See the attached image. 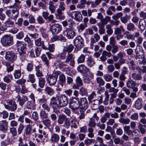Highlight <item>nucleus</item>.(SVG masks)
Masks as SVG:
<instances>
[{"mask_svg":"<svg viewBox=\"0 0 146 146\" xmlns=\"http://www.w3.org/2000/svg\"><path fill=\"white\" fill-rule=\"evenodd\" d=\"M86 63L87 65L90 68L93 66L95 64L94 59L91 56H88L87 58Z\"/></svg>","mask_w":146,"mask_h":146,"instance_id":"5701e85b","label":"nucleus"},{"mask_svg":"<svg viewBox=\"0 0 146 146\" xmlns=\"http://www.w3.org/2000/svg\"><path fill=\"white\" fill-rule=\"evenodd\" d=\"M142 100L141 98H139L136 101L134 104L135 108L138 109H140L142 106Z\"/></svg>","mask_w":146,"mask_h":146,"instance_id":"a878e982","label":"nucleus"},{"mask_svg":"<svg viewBox=\"0 0 146 146\" xmlns=\"http://www.w3.org/2000/svg\"><path fill=\"white\" fill-rule=\"evenodd\" d=\"M86 110V109H83L82 108H79V111L80 113L78 118L80 120L84 119L85 118V115L84 113V111Z\"/></svg>","mask_w":146,"mask_h":146,"instance_id":"58836bf2","label":"nucleus"},{"mask_svg":"<svg viewBox=\"0 0 146 146\" xmlns=\"http://www.w3.org/2000/svg\"><path fill=\"white\" fill-rule=\"evenodd\" d=\"M86 55L83 54H81L78 58L77 62L79 63H82L85 61Z\"/></svg>","mask_w":146,"mask_h":146,"instance_id":"49530a36","label":"nucleus"},{"mask_svg":"<svg viewBox=\"0 0 146 146\" xmlns=\"http://www.w3.org/2000/svg\"><path fill=\"white\" fill-rule=\"evenodd\" d=\"M8 112L5 111H3L2 112H0V118L2 117L3 119H5L8 118Z\"/></svg>","mask_w":146,"mask_h":146,"instance_id":"69168bd1","label":"nucleus"},{"mask_svg":"<svg viewBox=\"0 0 146 146\" xmlns=\"http://www.w3.org/2000/svg\"><path fill=\"white\" fill-rule=\"evenodd\" d=\"M40 115L42 119H47L48 117V113L44 110H42L40 113Z\"/></svg>","mask_w":146,"mask_h":146,"instance_id":"09e8293b","label":"nucleus"},{"mask_svg":"<svg viewBox=\"0 0 146 146\" xmlns=\"http://www.w3.org/2000/svg\"><path fill=\"white\" fill-rule=\"evenodd\" d=\"M41 68V65H39L35 66V71H36V75L37 77H40L43 76V75L42 71L40 70V68Z\"/></svg>","mask_w":146,"mask_h":146,"instance_id":"bb28decb","label":"nucleus"},{"mask_svg":"<svg viewBox=\"0 0 146 146\" xmlns=\"http://www.w3.org/2000/svg\"><path fill=\"white\" fill-rule=\"evenodd\" d=\"M32 117L35 121H38L39 119V115L37 111H34L32 114Z\"/></svg>","mask_w":146,"mask_h":146,"instance_id":"774afa93","label":"nucleus"},{"mask_svg":"<svg viewBox=\"0 0 146 146\" xmlns=\"http://www.w3.org/2000/svg\"><path fill=\"white\" fill-rule=\"evenodd\" d=\"M79 106H81L79 108L86 109L88 108V102L86 98H80L79 100Z\"/></svg>","mask_w":146,"mask_h":146,"instance_id":"4468645a","label":"nucleus"},{"mask_svg":"<svg viewBox=\"0 0 146 146\" xmlns=\"http://www.w3.org/2000/svg\"><path fill=\"white\" fill-rule=\"evenodd\" d=\"M131 76L132 79L134 80H140L142 79V77L140 74L135 73H132Z\"/></svg>","mask_w":146,"mask_h":146,"instance_id":"a19ab883","label":"nucleus"},{"mask_svg":"<svg viewBox=\"0 0 146 146\" xmlns=\"http://www.w3.org/2000/svg\"><path fill=\"white\" fill-rule=\"evenodd\" d=\"M54 65L56 68L62 69L64 66H66V65L64 63L60 60H56L54 63Z\"/></svg>","mask_w":146,"mask_h":146,"instance_id":"c756f323","label":"nucleus"},{"mask_svg":"<svg viewBox=\"0 0 146 146\" xmlns=\"http://www.w3.org/2000/svg\"><path fill=\"white\" fill-rule=\"evenodd\" d=\"M19 58L20 60L22 62H24L26 60L27 57V55L26 54V51L19 52Z\"/></svg>","mask_w":146,"mask_h":146,"instance_id":"c85d7f7f","label":"nucleus"},{"mask_svg":"<svg viewBox=\"0 0 146 146\" xmlns=\"http://www.w3.org/2000/svg\"><path fill=\"white\" fill-rule=\"evenodd\" d=\"M41 58L42 61L44 62V64L48 68L49 66V59L48 60L46 55L44 54H43L41 56Z\"/></svg>","mask_w":146,"mask_h":146,"instance_id":"473e14b6","label":"nucleus"},{"mask_svg":"<svg viewBox=\"0 0 146 146\" xmlns=\"http://www.w3.org/2000/svg\"><path fill=\"white\" fill-rule=\"evenodd\" d=\"M41 106L44 110H46L48 112L50 111V106L46 102L42 104Z\"/></svg>","mask_w":146,"mask_h":146,"instance_id":"e2e57ef3","label":"nucleus"},{"mask_svg":"<svg viewBox=\"0 0 146 146\" xmlns=\"http://www.w3.org/2000/svg\"><path fill=\"white\" fill-rule=\"evenodd\" d=\"M17 58V53L12 50H9L5 53V58L9 62L13 63Z\"/></svg>","mask_w":146,"mask_h":146,"instance_id":"39448f33","label":"nucleus"},{"mask_svg":"<svg viewBox=\"0 0 146 146\" xmlns=\"http://www.w3.org/2000/svg\"><path fill=\"white\" fill-rule=\"evenodd\" d=\"M96 125V123L95 122L94 119L93 118H90L88 124V126L90 127H95Z\"/></svg>","mask_w":146,"mask_h":146,"instance_id":"338daca9","label":"nucleus"},{"mask_svg":"<svg viewBox=\"0 0 146 146\" xmlns=\"http://www.w3.org/2000/svg\"><path fill=\"white\" fill-rule=\"evenodd\" d=\"M35 42L36 46L38 47L41 46L42 48L44 49L45 44H44V42L42 40L41 38L35 39Z\"/></svg>","mask_w":146,"mask_h":146,"instance_id":"393cba45","label":"nucleus"},{"mask_svg":"<svg viewBox=\"0 0 146 146\" xmlns=\"http://www.w3.org/2000/svg\"><path fill=\"white\" fill-rule=\"evenodd\" d=\"M74 46L72 44H70L68 46L64 47L63 51L65 52H67L68 53H70L73 50Z\"/></svg>","mask_w":146,"mask_h":146,"instance_id":"79ce46f5","label":"nucleus"},{"mask_svg":"<svg viewBox=\"0 0 146 146\" xmlns=\"http://www.w3.org/2000/svg\"><path fill=\"white\" fill-rule=\"evenodd\" d=\"M17 99V101L19 102V105L21 106H23L25 104V102L27 101L26 104V107L29 109H33L34 108L35 102L32 101H28V98L25 96H23L21 98L20 95H18L16 97Z\"/></svg>","mask_w":146,"mask_h":146,"instance_id":"f257e3e1","label":"nucleus"},{"mask_svg":"<svg viewBox=\"0 0 146 146\" xmlns=\"http://www.w3.org/2000/svg\"><path fill=\"white\" fill-rule=\"evenodd\" d=\"M106 32L109 35H111L113 33V31L110 25H107L106 26Z\"/></svg>","mask_w":146,"mask_h":146,"instance_id":"680f3d73","label":"nucleus"},{"mask_svg":"<svg viewBox=\"0 0 146 146\" xmlns=\"http://www.w3.org/2000/svg\"><path fill=\"white\" fill-rule=\"evenodd\" d=\"M77 70L80 73L85 74L90 71L89 69L84 64L79 66L77 68Z\"/></svg>","mask_w":146,"mask_h":146,"instance_id":"f3484780","label":"nucleus"},{"mask_svg":"<svg viewBox=\"0 0 146 146\" xmlns=\"http://www.w3.org/2000/svg\"><path fill=\"white\" fill-rule=\"evenodd\" d=\"M43 49L48 50L50 52H52L55 50V44H49V42H47Z\"/></svg>","mask_w":146,"mask_h":146,"instance_id":"412c9836","label":"nucleus"},{"mask_svg":"<svg viewBox=\"0 0 146 146\" xmlns=\"http://www.w3.org/2000/svg\"><path fill=\"white\" fill-rule=\"evenodd\" d=\"M13 75L15 78L18 79L21 76V71L19 70H16L14 72Z\"/></svg>","mask_w":146,"mask_h":146,"instance_id":"13d9d810","label":"nucleus"},{"mask_svg":"<svg viewBox=\"0 0 146 146\" xmlns=\"http://www.w3.org/2000/svg\"><path fill=\"white\" fill-rule=\"evenodd\" d=\"M139 27L141 31H143L146 28L145 23L144 20L140 19L139 20Z\"/></svg>","mask_w":146,"mask_h":146,"instance_id":"72a5a7b5","label":"nucleus"},{"mask_svg":"<svg viewBox=\"0 0 146 146\" xmlns=\"http://www.w3.org/2000/svg\"><path fill=\"white\" fill-rule=\"evenodd\" d=\"M79 93L82 96H86L88 94L87 90L85 88L81 87L79 89Z\"/></svg>","mask_w":146,"mask_h":146,"instance_id":"de8ad7c7","label":"nucleus"},{"mask_svg":"<svg viewBox=\"0 0 146 146\" xmlns=\"http://www.w3.org/2000/svg\"><path fill=\"white\" fill-rule=\"evenodd\" d=\"M79 99L78 97H72L70 99L69 102V108L75 113L79 114L78 112L76 113V111H77L79 108Z\"/></svg>","mask_w":146,"mask_h":146,"instance_id":"f03ea898","label":"nucleus"},{"mask_svg":"<svg viewBox=\"0 0 146 146\" xmlns=\"http://www.w3.org/2000/svg\"><path fill=\"white\" fill-rule=\"evenodd\" d=\"M111 18L110 17L107 16L104 18H102L101 20V22L103 23L104 25H106L108 22L110 21Z\"/></svg>","mask_w":146,"mask_h":146,"instance_id":"3c124183","label":"nucleus"},{"mask_svg":"<svg viewBox=\"0 0 146 146\" xmlns=\"http://www.w3.org/2000/svg\"><path fill=\"white\" fill-rule=\"evenodd\" d=\"M87 27V24L81 23L77 27L79 32L82 31L84 30L85 28Z\"/></svg>","mask_w":146,"mask_h":146,"instance_id":"8fccbe9b","label":"nucleus"},{"mask_svg":"<svg viewBox=\"0 0 146 146\" xmlns=\"http://www.w3.org/2000/svg\"><path fill=\"white\" fill-rule=\"evenodd\" d=\"M13 37L11 35H5L1 39L2 45L5 47L9 46L13 43Z\"/></svg>","mask_w":146,"mask_h":146,"instance_id":"7ed1b4c3","label":"nucleus"},{"mask_svg":"<svg viewBox=\"0 0 146 146\" xmlns=\"http://www.w3.org/2000/svg\"><path fill=\"white\" fill-rule=\"evenodd\" d=\"M4 24L7 27H11L14 26V22L9 18L5 22Z\"/></svg>","mask_w":146,"mask_h":146,"instance_id":"e433bc0d","label":"nucleus"},{"mask_svg":"<svg viewBox=\"0 0 146 146\" xmlns=\"http://www.w3.org/2000/svg\"><path fill=\"white\" fill-rule=\"evenodd\" d=\"M62 30L61 25L58 24H54L50 28V31L52 34H58Z\"/></svg>","mask_w":146,"mask_h":146,"instance_id":"9d476101","label":"nucleus"},{"mask_svg":"<svg viewBox=\"0 0 146 146\" xmlns=\"http://www.w3.org/2000/svg\"><path fill=\"white\" fill-rule=\"evenodd\" d=\"M33 67L34 64L33 62L29 61L27 64L26 69L28 71L31 72L33 71Z\"/></svg>","mask_w":146,"mask_h":146,"instance_id":"a18cd8bd","label":"nucleus"},{"mask_svg":"<svg viewBox=\"0 0 146 146\" xmlns=\"http://www.w3.org/2000/svg\"><path fill=\"white\" fill-rule=\"evenodd\" d=\"M65 4L64 2H60L58 6V8L57 9V14L59 16L61 15L62 14V11L65 10V8L64 7Z\"/></svg>","mask_w":146,"mask_h":146,"instance_id":"aec40b11","label":"nucleus"},{"mask_svg":"<svg viewBox=\"0 0 146 146\" xmlns=\"http://www.w3.org/2000/svg\"><path fill=\"white\" fill-rule=\"evenodd\" d=\"M66 52L63 51L62 52L57 54L56 56L60 60H64L66 58Z\"/></svg>","mask_w":146,"mask_h":146,"instance_id":"864d4df0","label":"nucleus"},{"mask_svg":"<svg viewBox=\"0 0 146 146\" xmlns=\"http://www.w3.org/2000/svg\"><path fill=\"white\" fill-rule=\"evenodd\" d=\"M137 84L132 80H129L126 83L127 87L130 88H132L135 87Z\"/></svg>","mask_w":146,"mask_h":146,"instance_id":"c9c22d12","label":"nucleus"},{"mask_svg":"<svg viewBox=\"0 0 146 146\" xmlns=\"http://www.w3.org/2000/svg\"><path fill=\"white\" fill-rule=\"evenodd\" d=\"M130 17L127 15L120 18V20L121 23L123 24L126 23L129 19Z\"/></svg>","mask_w":146,"mask_h":146,"instance_id":"5fc2aeb1","label":"nucleus"},{"mask_svg":"<svg viewBox=\"0 0 146 146\" xmlns=\"http://www.w3.org/2000/svg\"><path fill=\"white\" fill-rule=\"evenodd\" d=\"M0 125V130L3 132L6 131L8 129V123L6 120H2Z\"/></svg>","mask_w":146,"mask_h":146,"instance_id":"b1692460","label":"nucleus"},{"mask_svg":"<svg viewBox=\"0 0 146 146\" xmlns=\"http://www.w3.org/2000/svg\"><path fill=\"white\" fill-rule=\"evenodd\" d=\"M7 104L4 105L6 109L11 111H15L17 108V105L15 101L13 99H9L6 100Z\"/></svg>","mask_w":146,"mask_h":146,"instance_id":"20e7f679","label":"nucleus"},{"mask_svg":"<svg viewBox=\"0 0 146 146\" xmlns=\"http://www.w3.org/2000/svg\"><path fill=\"white\" fill-rule=\"evenodd\" d=\"M74 55L72 53H68L66 56V60L65 62L66 63H68L71 60L74 59Z\"/></svg>","mask_w":146,"mask_h":146,"instance_id":"37998d69","label":"nucleus"},{"mask_svg":"<svg viewBox=\"0 0 146 146\" xmlns=\"http://www.w3.org/2000/svg\"><path fill=\"white\" fill-rule=\"evenodd\" d=\"M5 13L10 18L15 20L18 17L19 13L17 8L15 10L13 9L11 11L7 10L6 11Z\"/></svg>","mask_w":146,"mask_h":146,"instance_id":"1a4fd4ad","label":"nucleus"},{"mask_svg":"<svg viewBox=\"0 0 146 146\" xmlns=\"http://www.w3.org/2000/svg\"><path fill=\"white\" fill-rule=\"evenodd\" d=\"M13 78V76L11 74L8 75L3 78V80L5 82L8 83L11 82V80Z\"/></svg>","mask_w":146,"mask_h":146,"instance_id":"603ef678","label":"nucleus"},{"mask_svg":"<svg viewBox=\"0 0 146 146\" xmlns=\"http://www.w3.org/2000/svg\"><path fill=\"white\" fill-rule=\"evenodd\" d=\"M57 77L54 76L52 75L49 76L48 77L47 81L50 86L54 85L56 83L57 80Z\"/></svg>","mask_w":146,"mask_h":146,"instance_id":"dca6fc26","label":"nucleus"},{"mask_svg":"<svg viewBox=\"0 0 146 146\" xmlns=\"http://www.w3.org/2000/svg\"><path fill=\"white\" fill-rule=\"evenodd\" d=\"M45 83L46 80L44 78L40 77L38 78V86L40 88H42L44 87Z\"/></svg>","mask_w":146,"mask_h":146,"instance_id":"4c0bfd02","label":"nucleus"},{"mask_svg":"<svg viewBox=\"0 0 146 146\" xmlns=\"http://www.w3.org/2000/svg\"><path fill=\"white\" fill-rule=\"evenodd\" d=\"M63 34L68 39H72L75 35L76 33L72 28H67L63 31Z\"/></svg>","mask_w":146,"mask_h":146,"instance_id":"6e6552de","label":"nucleus"},{"mask_svg":"<svg viewBox=\"0 0 146 146\" xmlns=\"http://www.w3.org/2000/svg\"><path fill=\"white\" fill-rule=\"evenodd\" d=\"M72 18L78 21L82 18V15L80 12L78 11H74L72 12L69 15Z\"/></svg>","mask_w":146,"mask_h":146,"instance_id":"ddd939ff","label":"nucleus"},{"mask_svg":"<svg viewBox=\"0 0 146 146\" xmlns=\"http://www.w3.org/2000/svg\"><path fill=\"white\" fill-rule=\"evenodd\" d=\"M143 50L142 47L139 45H137L135 49L136 55L137 56H141L142 54L143 53Z\"/></svg>","mask_w":146,"mask_h":146,"instance_id":"7c9ffc66","label":"nucleus"},{"mask_svg":"<svg viewBox=\"0 0 146 146\" xmlns=\"http://www.w3.org/2000/svg\"><path fill=\"white\" fill-rule=\"evenodd\" d=\"M60 139V136L58 134L55 133H53L51 135L50 141L52 143H57Z\"/></svg>","mask_w":146,"mask_h":146,"instance_id":"a211bd4d","label":"nucleus"},{"mask_svg":"<svg viewBox=\"0 0 146 146\" xmlns=\"http://www.w3.org/2000/svg\"><path fill=\"white\" fill-rule=\"evenodd\" d=\"M74 45L78 49L80 50L84 46V40L80 36H78L73 40Z\"/></svg>","mask_w":146,"mask_h":146,"instance_id":"0eeeda50","label":"nucleus"},{"mask_svg":"<svg viewBox=\"0 0 146 146\" xmlns=\"http://www.w3.org/2000/svg\"><path fill=\"white\" fill-rule=\"evenodd\" d=\"M32 127L30 124L28 125L27 126L25 130V133L23 135V138L24 139H26L27 137L26 135L30 136L31 134Z\"/></svg>","mask_w":146,"mask_h":146,"instance_id":"6ab92c4d","label":"nucleus"},{"mask_svg":"<svg viewBox=\"0 0 146 146\" xmlns=\"http://www.w3.org/2000/svg\"><path fill=\"white\" fill-rule=\"evenodd\" d=\"M94 34L93 31L92 29L89 28L86 29L85 32L84 33V35L85 36L88 35H92Z\"/></svg>","mask_w":146,"mask_h":146,"instance_id":"bf43d9fd","label":"nucleus"},{"mask_svg":"<svg viewBox=\"0 0 146 146\" xmlns=\"http://www.w3.org/2000/svg\"><path fill=\"white\" fill-rule=\"evenodd\" d=\"M127 30L128 31H134L136 29V27L134 24L132 23H129L126 26Z\"/></svg>","mask_w":146,"mask_h":146,"instance_id":"f704fd0d","label":"nucleus"},{"mask_svg":"<svg viewBox=\"0 0 146 146\" xmlns=\"http://www.w3.org/2000/svg\"><path fill=\"white\" fill-rule=\"evenodd\" d=\"M25 127L23 124H20L17 129V132L19 135H21L23 133Z\"/></svg>","mask_w":146,"mask_h":146,"instance_id":"052dcab7","label":"nucleus"},{"mask_svg":"<svg viewBox=\"0 0 146 146\" xmlns=\"http://www.w3.org/2000/svg\"><path fill=\"white\" fill-rule=\"evenodd\" d=\"M42 122L48 128L50 129L52 127L51 121L50 119H44L42 120Z\"/></svg>","mask_w":146,"mask_h":146,"instance_id":"c03bdc74","label":"nucleus"},{"mask_svg":"<svg viewBox=\"0 0 146 146\" xmlns=\"http://www.w3.org/2000/svg\"><path fill=\"white\" fill-rule=\"evenodd\" d=\"M57 100L58 103L59 108L66 106L68 103V98L65 95H61L57 97Z\"/></svg>","mask_w":146,"mask_h":146,"instance_id":"423d86ee","label":"nucleus"},{"mask_svg":"<svg viewBox=\"0 0 146 146\" xmlns=\"http://www.w3.org/2000/svg\"><path fill=\"white\" fill-rule=\"evenodd\" d=\"M36 81L35 75L33 74H30L29 75L27 81L31 83H34Z\"/></svg>","mask_w":146,"mask_h":146,"instance_id":"ea45409f","label":"nucleus"},{"mask_svg":"<svg viewBox=\"0 0 146 146\" xmlns=\"http://www.w3.org/2000/svg\"><path fill=\"white\" fill-rule=\"evenodd\" d=\"M57 100V98L54 96L52 97L50 99V105L52 106L53 111L55 113L57 112V108H59Z\"/></svg>","mask_w":146,"mask_h":146,"instance_id":"9b49d317","label":"nucleus"},{"mask_svg":"<svg viewBox=\"0 0 146 146\" xmlns=\"http://www.w3.org/2000/svg\"><path fill=\"white\" fill-rule=\"evenodd\" d=\"M91 103H92L91 107L93 110H96L98 108L99 104H98V103L97 101H95L94 100L92 101Z\"/></svg>","mask_w":146,"mask_h":146,"instance_id":"4d7b16f0","label":"nucleus"},{"mask_svg":"<svg viewBox=\"0 0 146 146\" xmlns=\"http://www.w3.org/2000/svg\"><path fill=\"white\" fill-rule=\"evenodd\" d=\"M16 45L19 52L26 51L25 49L26 47L27 44L25 42L17 40Z\"/></svg>","mask_w":146,"mask_h":146,"instance_id":"f8f14e48","label":"nucleus"},{"mask_svg":"<svg viewBox=\"0 0 146 146\" xmlns=\"http://www.w3.org/2000/svg\"><path fill=\"white\" fill-rule=\"evenodd\" d=\"M112 54L110 52L104 50L102 53V56L100 58V59L101 61L104 62L107 59L106 56L108 58H110Z\"/></svg>","mask_w":146,"mask_h":146,"instance_id":"2eb2a0df","label":"nucleus"},{"mask_svg":"<svg viewBox=\"0 0 146 146\" xmlns=\"http://www.w3.org/2000/svg\"><path fill=\"white\" fill-rule=\"evenodd\" d=\"M68 119L66 116L64 114H61L59 115L57 119V122L58 124H62L64 121L67 120Z\"/></svg>","mask_w":146,"mask_h":146,"instance_id":"4be33fe9","label":"nucleus"},{"mask_svg":"<svg viewBox=\"0 0 146 146\" xmlns=\"http://www.w3.org/2000/svg\"><path fill=\"white\" fill-rule=\"evenodd\" d=\"M44 90L46 93L50 96L53 95L55 93L54 90L52 88L48 86L45 87Z\"/></svg>","mask_w":146,"mask_h":146,"instance_id":"cd10ccee","label":"nucleus"},{"mask_svg":"<svg viewBox=\"0 0 146 146\" xmlns=\"http://www.w3.org/2000/svg\"><path fill=\"white\" fill-rule=\"evenodd\" d=\"M48 9L51 13H55L56 10V7L54 5V3L52 1H50L49 2Z\"/></svg>","mask_w":146,"mask_h":146,"instance_id":"2f4dec72","label":"nucleus"},{"mask_svg":"<svg viewBox=\"0 0 146 146\" xmlns=\"http://www.w3.org/2000/svg\"><path fill=\"white\" fill-rule=\"evenodd\" d=\"M9 130L10 132L12 134L13 136L15 137L17 136V132L15 127H10L9 129Z\"/></svg>","mask_w":146,"mask_h":146,"instance_id":"0e129e2a","label":"nucleus"},{"mask_svg":"<svg viewBox=\"0 0 146 146\" xmlns=\"http://www.w3.org/2000/svg\"><path fill=\"white\" fill-rule=\"evenodd\" d=\"M119 121L121 123L127 124L129 123L130 120L128 118L124 119L123 118L119 119Z\"/></svg>","mask_w":146,"mask_h":146,"instance_id":"6e6d98bb","label":"nucleus"}]
</instances>
